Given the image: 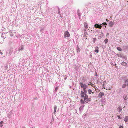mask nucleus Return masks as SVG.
Returning a JSON list of instances; mask_svg holds the SVG:
<instances>
[{
	"label": "nucleus",
	"instance_id": "obj_1",
	"mask_svg": "<svg viewBox=\"0 0 128 128\" xmlns=\"http://www.w3.org/2000/svg\"><path fill=\"white\" fill-rule=\"evenodd\" d=\"M107 24L106 22H104L101 25H99L97 24H96L94 25V27L96 28H99L101 29L102 26H104L105 27H106Z\"/></svg>",
	"mask_w": 128,
	"mask_h": 128
},
{
	"label": "nucleus",
	"instance_id": "obj_2",
	"mask_svg": "<svg viewBox=\"0 0 128 128\" xmlns=\"http://www.w3.org/2000/svg\"><path fill=\"white\" fill-rule=\"evenodd\" d=\"M86 103H87L90 101L91 99L89 98H88V95H85L84 96V97L83 98Z\"/></svg>",
	"mask_w": 128,
	"mask_h": 128
},
{
	"label": "nucleus",
	"instance_id": "obj_3",
	"mask_svg": "<svg viewBox=\"0 0 128 128\" xmlns=\"http://www.w3.org/2000/svg\"><path fill=\"white\" fill-rule=\"evenodd\" d=\"M70 36L69 32L67 31H66L64 33V38H66V37H70Z\"/></svg>",
	"mask_w": 128,
	"mask_h": 128
},
{
	"label": "nucleus",
	"instance_id": "obj_4",
	"mask_svg": "<svg viewBox=\"0 0 128 128\" xmlns=\"http://www.w3.org/2000/svg\"><path fill=\"white\" fill-rule=\"evenodd\" d=\"M104 93L103 92H100L98 94V97L99 98H101L102 96H104Z\"/></svg>",
	"mask_w": 128,
	"mask_h": 128
},
{
	"label": "nucleus",
	"instance_id": "obj_5",
	"mask_svg": "<svg viewBox=\"0 0 128 128\" xmlns=\"http://www.w3.org/2000/svg\"><path fill=\"white\" fill-rule=\"evenodd\" d=\"M80 96L81 98H83L84 97V96H85V94L83 92L82 90L81 91Z\"/></svg>",
	"mask_w": 128,
	"mask_h": 128
},
{
	"label": "nucleus",
	"instance_id": "obj_6",
	"mask_svg": "<svg viewBox=\"0 0 128 128\" xmlns=\"http://www.w3.org/2000/svg\"><path fill=\"white\" fill-rule=\"evenodd\" d=\"M77 14L78 15V16L79 17V18H80L81 17V13L80 12V10L79 9H78L77 11Z\"/></svg>",
	"mask_w": 128,
	"mask_h": 128
},
{
	"label": "nucleus",
	"instance_id": "obj_7",
	"mask_svg": "<svg viewBox=\"0 0 128 128\" xmlns=\"http://www.w3.org/2000/svg\"><path fill=\"white\" fill-rule=\"evenodd\" d=\"M24 49V46L22 45L20 47L18 48V50L19 51H22V50H23Z\"/></svg>",
	"mask_w": 128,
	"mask_h": 128
},
{
	"label": "nucleus",
	"instance_id": "obj_8",
	"mask_svg": "<svg viewBox=\"0 0 128 128\" xmlns=\"http://www.w3.org/2000/svg\"><path fill=\"white\" fill-rule=\"evenodd\" d=\"M84 26L85 28H86L87 29L88 28V25L87 23L86 22H84Z\"/></svg>",
	"mask_w": 128,
	"mask_h": 128
},
{
	"label": "nucleus",
	"instance_id": "obj_9",
	"mask_svg": "<svg viewBox=\"0 0 128 128\" xmlns=\"http://www.w3.org/2000/svg\"><path fill=\"white\" fill-rule=\"evenodd\" d=\"M118 111L120 112L122 110V108L121 106H119L118 108Z\"/></svg>",
	"mask_w": 128,
	"mask_h": 128
},
{
	"label": "nucleus",
	"instance_id": "obj_10",
	"mask_svg": "<svg viewBox=\"0 0 128 128\" xmlns=\"http://www.w3.org/2000/svg\"><path fill=\"white\" fill-rule=\"evenodd\" d=\"M54 114H55V113L56 112V110L57 109V106L56 105H54Z\"/></svg>",
	"mask_w": 128,
	"mask_h": 128
},
{
	"label": "nucleus",
	"instance_id": "obj_11",
	"mask_svg": "<svg viewBox=\"0 0 128 128\" xmlns=\"http://www.w3.org/2000/svg\"><path fill=\"white\" fill-rule=\"evenodd\" d=\"M12 112H10L7 115V116L8 118H10L12 116Z\"/></svg>",
	"mask_w": 128,
	"mask_h": 128
},
{
	"label": "nucleus",
	"instance_id": "obj_12",
	"mask_svg": "<svg viewBox=\"0 0 128 128\" xmlns=\"http://www.w3.org/2000/svg\"><path fill=\"white\" fill-rule=\"evenodd\" d=\"M79 84L81 88H83L85 84H84L82 82H80L79 83Z\"/></svg>",
	"mask_w": 128,
	"mask_h": 128
},
{
	"label": "nucleus",
	"instance_id": "obj_13",
	"mask_svg": "<svg viewBox=\"0 0 128 128\" xmlns=\"http://www.w3.org/2000/svg\"><path fill=\"white\" fill-rule=\"evenodd\" d=\"M77 52H79L80 50V49L79 48L78 46H77L76 48Z\"/></svg>",
	"mask_w": 128,
	"mask_h": 128
},
{
	"label": "nucleus",
	"instance_id": "obj_14",
	"mask_svg": "<svg viewBox=\"0 0 128 128\" xmlns=\"http://www.w3.org/2000/svg\"><path fill=\"white\" fill-rule=\"evenodd\" d=\"M123 98L124 100H126L128 99L127 96L126 94H124L123 96Z\"/></svg>",
	"mask_w": 128,
	"mask_h": 128
},
{
	"label": "nucleus",
	"instance_id": "obj_15",
	"mask_svg": "<svg viewBox=\"0 0 128 128\" xmlns=\"http://www.w3.org/2000/svg\"><path fill=\"white\" fill-rule=\"evenodd\" d=\"M94 51L97 53H98V47L97 46L95 48Z\"/></svg>",
	"mask_w": 128,
	"mask_h": 128
},
{
	"label": "nucleus",
	"instance_id": "obj_16",
	"mask_svg": "<svg viewBox=\"0 0 128 128\" xmlns=\"http://www.w3.org/2000/svg\"><path fill=\"white\" fill-rule=\"evenodd\" d=\"M103 82V81L102 80H98L97 81V83H99L100 84H102V82Z\"/></svg>",
	"mask_w": 128,
	"mask_h": 128
},
{
	"label": "nucleus",
	"instance_id": "obj_17",
	"mask_svg": "<svg viewBox=\"0 0 128 128\" xmlns=\"http://www.w3.org/2000/svg\"><path fill=\"white\" fill-rule=\"evenodd\" d=\"M88 86L86 84H84L83 88V90H86V88L88 87Z\"/></svg>",
	"mask_w": 128,
	"mask_h": 128
},
{
	"label": "nucleus",
	"instance_id": "obj_18",
	"mask_svg": "<svg viewBox=\"0 0 128 128\" xmlns=\"http://www.w3.org/2000/svg\"><path fill=\"white\" fill-rule=\"evenodd\" d=\"M124 120L125 122H128V116H125Z\"/></svg>",
	"mask_w": 128,
	"mask_h": 128
},
{
	"label": "nucleus",
	"instance_id": "obj_19",
	"mask_svg": "<svg viewBox=\"0 0 128 128\" xmlns=\"http://www.w3.org/2000/svg\"><path fill=\"white\" fill-rule=\"evenodd\" d=\"M80 102L82 104H84L86 103L85 102V101H84V100H83L82 99H81L80 100Z\"/></svg>",
	"mask_w": 128,
	"mask_h": 128
},
{
	"label": "nucleus",
	"instance_id": "obj_20",
	"mask_svg": "<svg viewBox=\"0 0 128 128\" xmlns=\"http://www.w3.org/2000/svg\"><path fill=\"white\" fill-rule=\"evenodd\" d=\"M121 64L124 66H126L127 65L126 63L124 62H122L121 63Z\"/></svg>",
	"mask_w": 128,
	"mask_h": 128
},
{
	"label": "nucleus",
	"instance_id": "obj_21",
	"mask_svg": "<svg viewBox=\"0 0 128 128\" xmlns=\"http://www.w3.org/2000/svg\"><path fill=\"white\" fill-rule=\"evenodd\" d=\"M4 123V122L2 121H1L0 122V126L1 127H2L3 126V124Z\"/></svg>",
	"mask_w": 128,
	"mask_h": 128
},
{
	"label": "nucleus",
	"instance_id": "obj_22",
	"mask_svg": "<svg viewBox=\"0 0 128 128\" xmlns=\"http://www.w3.org/2000/svg\"><path fill=\"white\" fill-rule=\"evenodd\" d=\"M125 84L128 86V79H127L125 81Z\"/></svg>",
	"mask_w": 128,
	"mask_h": 128
},
{
	"label": "nucleus",
	"instance_id": "obj_23",
	"mask_svg": "<svg viewBox=\"0 0 128 128\" xmlns=\"http://www.w3.org/2000/svg\"><path fill=\"white\" fill-rule=\"evenodd\" d=\"M92 90L90 89H89L88 90V94H90L92 93Z\"/></svg>",
	"mask_w": 128,
	"mask_h": 128
},
{
	"label": "nucleus",
	"instance_id": "obj_24",
	"mask_svg": "<svg viewBox=\"0 0 128 128\" xmlns=\"http://www.w3.org/2000/svg\"><path fill=\"white\" fill-rule=\"evenodd\" d=\"M109 24L110 27L112 26V21H110L109 22Z\"/></svg>",
	"mask_w": 128,
	"mask_h": 128
},
{
	"label": "nucleus",
	"instance_id": "obj_25",
	"mask_svg": "<svg viewBox=\"0 0 128 128\" xmlns=\"http://www.w3.org/2000/svg\"><path fill=\"white\" fill-rule=\"evenodd\" d=\"M83 92L84 94H85V95H88L87 94V91L86 90H83Z\"/></svg>",
	"mask_w": 128,
	"mask_h": 128
},
{
	"label": "nucleus",
	"instance_id": "obj_26",
	"mask_svg": "<svg viewBox=\"0 0 128 128\" xmlns=\"http://www.w3.org/2000/svg\"><path fill=\"white\" fill-rule=\"evenodd\" d=\"M117 49L120 51H121L122 50V49L120 47H117Z\"/></svg>",
	"mask_w": 128,
	"mask_h": 128
},
{
	"label": "nucleus",
	"instance_id": "obj_27",
	"mask_svg": "<svg viewBox=\"0 0 128 128\" xmlns=\"http://www.w3.org/2000/svg\"><path fill=\"white\" fill-rule=\"evenodd\" d=\"M58 87L57 86L55 88V90H54V92H57V91L58 90Z\"/></svg>",
	"mask_w": 128,
	"mask_h": 128
},
{
	"label": "nucleus",
	"instance_id": "obj_28",
	"mask_svg": "<svg viewBox=\"0 0 128 128\" xmlns=\"http://www.w3.org/2000/svg\"><path fill=\"white\" fill-rule=\"evenodd\" d=\"M104 42H105V44H106L108 42V40L106 39L104 40Z\"/></svg>",
	"mask_w": 128,
	"mask_h": 128
},
{
	"label": "nucleus",
	"instance_id": "obj_29",
	"mask_svg": "<svg viewBox=\"0 0 128 128\" xmlns=\"http://www.w3.org/2000/svg\"><path fill=\"white\" fill-rule=\"evenodd\" d=\"M86 34H87V32H86V29H84V35H85V36L86 35Z\"/></svg>",
	"mask_w": 128,
	"mask_h": 128
},
{
	"label": "nucleus",
	"instance_id": "obj_30",
	"mask_svg": "<svg viewBox=\"0 0 128 128\" xmlns=\"http://www.w3.org/2000/svg\"><path fill=\"white\" fill-rule=\"evenodd\" d=\"M83 110V108H81V107H80V108L79 109V111H82Z\"/></svg>",
	"mask_w": 128,
	"mask_h": 128
},
{
	"label": "nucleus",
	"instance_id": "obj_31",
	"mask_svg": "<svg viewBox=\"0 0 128 128\" xmlns=\"http://www.w3.org/2000/svg\"><path fill=\"white\" fill-rule=\"evenodd\" d=\"M126 84H123L122 86V88H124L126 87Z\"/></svg>",
	"mask_w": 128,
	"mask_h": 128
},
{
	"label": "nucleus",
	"instance_id": "obj_32",
	"mask_svg": "<svg viewBox=\"0 0 128 128\" xmlns=\"http://www.w3.org/2000/svg\"><path fill=\"white\" fill-rule=\"evenodd\" d=\"M93 42H94V43L95 42L96 39V38H93Z\"/></svg>",
	"mask_w": 128,
	"mask_h": 128
},
{
	"label": "nucleus",
	"instance_id": "obj_33",
	"mask_svg": "<svg viewBox=\"0 0 128 128\" xmlns=\"http://www.w3.org/2000/svg\"><path fill=\"white\" fill-rule=\"evenodd\" d=\"M38 99V98L37 97H35L34 99V100H37Z\"/></svg>",
	"mask_w": 128,
	"mask_h": 128
},
{
	"label": "nucleus",
	"instance_id": "obj_34",
	"mask_svg": "<svg viewBox=\"0 0 128 128\" xmlns=\"http://www.w3.org/2000/svg\"><path fill=\"white\" fill-rule=\"evenodd\" d=\"M118 118L119 119H121V117H120V116H119L118 115Z\"/></svg>",
	"mask_w": 128,
	"mask_h": 128
},
{
	"label": "nucleus",
	"instance_id": "obj_35",
	"mask_svg": "<svg viewBox=\"0 0 128 128\" xmlns=\"http://www.w3.org/2000/svg\"><path fill=\"white\" fill-rule=\"evenodd\" d=\"M84 104H83L80 107H81V108H83L84 107Z\"/></svg>",
	"mask_w": 128,
	"mask_h": 128
},
{
	"label": "nucleus",
	"instance_id": "obj_36",
	"mask_svg": "<svg viewBox=\"0 0 128 128\" xmlns=\"http://www.w3.org/2000/svg\"><path fill=\"white\" fill-rule=\"evenodd\" d=\"M119 128H123V127L122 126H120Z\"/></svg>",
	"mask_w": 128,
	"mask_h": 128
},
{
	"label": "nucleus",
	"instance_id": "obj_37",
	"mask_svg": "<svg viewBox=\"0 0 128 128\" xmlns=\"http://www.w3.org/2000/svg\"><path fill=\"white\" fill-rule=\"evenodd\" d=\"M112 58V56H111V57L108 56V59H110H110H110V58Z\"/></svg>",
	"mask_w": 128,
	"mask_h": 128
},
{
	"label": "nucleus",
	"instance_id": "obj_38",
	"mask_svg": "<svg viewBox=\"0 0 128 128\" xmlns=\"http://www.w3.org/2000/svg\"><path fill=\"white\" fill-rule=\"evenodd\" d=\"M95 76H97V74L96 72L95 74Z\"/></svg>",
	"mask_w": 128,
	"mask_h": 128
},
{
	"label": "nucleus",
	"instance_id": "obj_39",
	"mask_svg": "<svg viewBox=\"0 0 128 128\" xmlns=\"http://www.w3.org/2000/svg\"><path fill=\"white\" fill-rule=\"evenodd\" d=\"M34 103H32V106L33 107H34Z\"/></svg>",
	"mask_w": 128,
	"mask_h": 128
},
{
	"label": "nucleus",
	"instance_id": "obj_40",
	"mask_svg": "<svg viewBox=\"0 0 128 128\" xmlns=\"http://www.w3.org/2000/svg\"><path fill=\"white\" fill-rule=\"evenodd\" d=\"M86 37V35L85 36V35H84V37Z\"/></svg>",
	"mask_w": 128,
	"mask_h": 128
},
{
	"label": "nucleus",
	"instance_id": "obj_41",
	"mask_svg": "<svg viewBox=\"0 0 128 128\" xmlns=\"http://www.w3.org/2000/svg\"><path fill=\"white\" fill-rule=\"evenodd\" d=\"M109 33H108L107 34H106V36H108V34H109Z\"/></svg>",
	"mask_w": 128,
	"mask_h": 128
},
{
	"label": "nucleus",
	"instance_id": "obj_42",
	"mask_svg": "<svg viewBox=\"0 0 128 128\" xmlns=\"http://www.w3.org/2000/svg\"><path fill=\"white\" fill-rule=\"evenodd\" d=\"M30 127H31V128H33V126H30Z\"/></svg>",
	"mask_w": 128,
	"mask_h": 128
},
{
	"label": "nucleus",
	"instance_id": "obj_43",
	"mask_svg": "<svg viewBox=\"0 0 128 128\" xmlns=\"http://www.w3.org/2000/svg\"><path fill=\"white\" fill-rule=\"evenodd\" d=\"M6 67H7H7H8V65H7V64H6Z\"/></svg>",
	"mask_w": 128,
	"mask_h": 128
},
{
	"label": "nucleus",
	"instance_id": "obj_44",
	"mask_svg": "<svg viewBox=\"0 0 128 128\" xmlns=\"http://www.w3.org/2000/svg\"><path fill=\"white\" fill-rule=\"evenodd\" d=\"M1 37H2V38H3V37H4V36H3L2 35V36H1Z\"/></svg>",
	"mask_w": 128,
	"mask_h": 128
},
{
	"label": "nucleus",
	"instance_id": "obj_45",
	"mask_svg": "<svg viewBox=\"0 0 128 128\" xmlns=\"http://www.w3.org/2000/svg\"><path fill=\"white\" fill-rule=\"evenodd\" d=\"M54 120L53 118L52 119V121H54Z\"/></svg>",
	"mask_w": 128,
	"mask_h": 128
},
{
	"label": "nucleus",
	"instance_id": "obj_46",
	"mask_svg": "<svg viewBox=\"0 0 128 128\" xmlns=\"http://www.w3.org/2000/svg\"><path fill=\"white\" fill-rule=\"evenodd\" d=\"M110 64H111V65H112V62H111L110 63Z\"/></svg>",
	"mask_w": 128,
	"mask_h": 128
},
{
	"label": "nucleus",
	"instance_id": "obj_47",
	"mask_svg": "<svg viewBox=\"0 0 128 128\" xmlns=\"http://www.w3.org/2000/svg\"><path fill=\"white\" fill-rule=\"evenodd\" d=\"M109 56H111V55H110V54L109 55Z\"/></svg>",
	"mask_w": 128,
	"mask_h": 128
},
{
	"label": "nucleus",
	"instance_id": "obj_48",
	"mask_svg": "<svg viewBox=\"0 0 128 128\" xmlns=\"http://www.w3.org/2000/svg\"><path fill=\"white\" fill-rule=\"evenodd\" d=\"M58 13H60V11H59V10H58Z\"/></svg>",
	"mask_w": 128,
	"mask_h": 128
},
{
	"label": "nucleus",
	"instance_id": "obj_49",
	"mask_svg": "<svg viewBox=\"0 0 128 128\" xmlns=\"http://www.w3.org/2000/svg\"><path fill=\"white\" fill-rule=\"evenodd\" d=\"M26 128L25 127H24L23 128Z\"/></svg>",
	"mask_w": 128,
	"mask_h": 128
},
{
	"label": "nucleus",
	"instance_id": "obj_50",
	"mask_svg": "<svg viewBox=\"0 0 128 128\" xmlns=\"http://www.w3.org/2000/svg\"><path fill=\"white\" fill-rule=\"evenodd\" d=\"M106 21H108V20H107V19H106Z\"/></svg>",
	"mask_w": 128,
	"mask_h": 128
},
{
	"label": "nucleus",
	"instance_id": "obj_51",
	"mask_svg": "<svg viewBox=\"0 0 128 128\" xmlns=\"http://www.w3.org/2000/svg\"><path fill=\"white\" fill-rule=\"evenodd\" d=\"M3 34V33H2V34Z\"/></svg>",
	"mask_w": 128,
	"mask_h": 128
},
{
	"label": "nucleus",
	"instance_id": "obj_52",
	"mask_svg": "<svg viewBox=\"0 0 128 128\" xmlns=\"http://www.w3.org/2000/svg\"><path fill=\"white\" fill-rule=\"evenodd\" d=\"M88 4H88V5H87L88 6Z\"/></svg>",
	"mask_w": 128,
	"mask_h": 128
}]
</instances>
